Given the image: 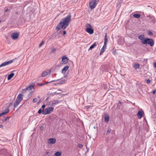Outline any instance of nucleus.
<instances>
[{
  "instance_id": "f257e3e1",
  "label": "nucleus",
  "mask_w": 156,
  "mask_h": 156,
  "mask_svg": "<svg viewBox=\"0 0 156 156\" xmlns=\"http://www.w3.org/2000/svg\"><path fill=\"white\" fill-rule=\"evenodd\" d=\"M71 15L69 13L66 17L62 19L57 26L56 29L58 31L61 29H65L69 25L71 20Z\"/></svg>"
},
{
  "instance_id": "f03ea898",
  "label": "nucleus",
  "mask_w": 156,
  "mask_h": 156,
  "mask_svg": "<svg viewBox=\"0 0 156 156\" xmlns=\"http://www.w3.org/2000/svg\"><path fill=\"white\" fill-rule=\"evenodd\" d=\"M154 40L149 38H146L145 39L142 41V44H148L151 47L153 46L154 44Z\"/></svg>"
},
{
  "instance_id": "7ed1b4c3",
  "label": "nucleus",
  "mask_w": 156,
  "mask_h": 156,
  "mask_svg": "<svg viewBox=\"0 0 156 156\" xmlns=\"http://www.w3.org/2000/svg\"><path fill=\"white\" fill-rule=\"evenodd\" d=\"M54 108L53 107H50L46 108L45 109H42V113L43 115L49 114L52 112Z\"/></svg>"
},
{
  "instance_id": "20e7f679",
  "label": "nucleus",
  "mask_w": 156,
  "mask_h": 156,
  "mask_svg": "<svg viewBox=\"0 0 156 156\" xmlns=\"http://www.w3.org/2000/svg\"><path fill=\"white\" fill-rule=\"evenodd\" d=\"M97 4V0H91L89 4L90 8L91 9H94Z\"/></svg>"
},
{
  "instance_id": "39448f33",
  "label": "nucleus",
  "mask_w": 156,
  "mask_h": 156,
  "mask_svg": "<svg viewBox=\"0 0 156 156\" xmlns=\"http://www.w3.org/2000/svg\"><path fill=\"white\" fill-rule=\"evenodd\" d=\"M68 62V59L66 55H63L62 58V64H65Z\"/></svg>"
},
{
  "instance_id": "423d86ee",
  "label": "nucleus",
  "mask_w": 156,
  "mask_h": 156,
  "mask_svg": "<svg viewBox=\"0 0 156 156\" xmlns=\"http://www.w3.org/2000/svg\"><path fill=\"white\" fill-rule=\"evenodd\" d=\"M10 12V11L8 8V7H6L4 8V13L5 14L4 16H5V18L3 20L4 21L5 20V18L7 17L8 14Z\"/></svg>"
},
{
  "instance_id": "0eeeda50",
  "label": "nucleus",
  "mask_w": 156,
  "mask_h": 156,
  "mask_svg": "<svg viewBox=\"0 0 156 156\" xmlns=\"http://www.w3.org/2000/svg\"><path fill=\"white\" fill-rule=\"evenodd\" d=\"M15 59H14L12 60H10L8 61H6L3 63L1 64V67L5 66L12 63L13 62V61L15 60Z\"/></svg>"
},
{
  "instance_id": "6e6552de",
  "label": "nucleus",
  "mask_w": 156,
  "mask_h": 156,
  "mask_svg": "<svg viewBox=\"0 0 156 156\" xmlns=\"http://www.w3.org/2000/svg\"><path fill=\"white\" fill-rule=\"evenodd\" d=\"M19 34L17 33H14L11 34V37L13 40H15L18 37Z\"/></svg>"
},
{
  "instance_id": "1a4fd4ad",
  "label": "nucleus",
  "mask_w": 156,
  "mask_h": 156,
  "mask_svg": "<svg viewBox=\"0 0 156 156\" xmlns=\"http://www.w3.org/2000/svg\"><path fill=\"white\" fill-rule=\"evenodd\" d=\"M10 111L9 109V107L6 108L5 110L3 112L1 113V116H3V115H5L8 113Z\"/></svg>"
},
{
  "instance_id": "9d476101",
  "label": "nucleus",
  "mask_w": 156,
  "mask_h": 156,
  "mask_svg": "<svg viewBox=\"0 0 156 156\" xmlns=\"http://www.w3.org/2000/svg\"><path fill=\"white\" fill-rule=\"evenodd\" d=\"M56 142V139L54 138H51L48 139V143L50 144H55Z\"/></svg>"
},
{
  "instance_id": "9b49d317",
  "label": "nucleus",
  "mask_w": 156,
  "mask_h": 156,
  "mask_svg": "<svg viewBox=\"0 0 156 156\" xmlns=\"http://www.w3.org/2000/svg\"><path fill=\"white\" fill-rule=\"evenodd\" d=\"M3 154L5 156H8L9 155V153L6 149H2L1 150V154Z\"/></svg>"
},
{
  "instance_id": "f8f14e48",
  "label": "nucleus",
  "mask_w": 156,
  "mask_h": 156,
  "mask_svg": "<svg viewBox=\"0 0 156 156\" xmlns=\"http://www.w3.org/2000/svg\"><path fill=\"white\" fill-rule=\"evenodd\" d=\"M86 31L87 32L90 34H93L94 33V30L91 28H86Z\"/></svg>"
},
{
  "instance_id": "ddd939ff",
  "label": "nucleus",
  "mask_w": 156,
  "mask_h": 156,
  "mask_svg": "<svg viewBox=\"0 0 156 156\" xmlns=\"http://www.w3.org/2000/svg\"><path fill=\"white\" fill-rule=\"evenodd\" d=\"M51 72V70H47L44 72L42 74V76L44 77L46 76L48 74H49Z\"/></svg>"
},
{
  "instance_id": "4468645a",
  "label": "nucleus",
  "mask_w": 156,
  "mask_h": 156,
  "mask_svg": "<svg viewBox=\"0 0 156 156\" xmlns=\"http://www.w3.org/2000/svg\"><path fill=\"white\" fill-rule=\"evenodd\" d=\"M144 112L142 111H139L137 114V116L139 119H141L143 116Z\"/></svg>"
},
{
  "instance_id": "2eb2a0df",
  "label": "nucleus",
  "mask_w": 156,
  "mask_h": 156,
  "mask_svg": "<svg viewBox=\"0 0 156 156\" xmlns=\"http://www.w3.org/2000/svg\"><path fill=\"white\" fill-rule=\"evenodd\" d=\"M35 86V84H33L32 85H29L27 87L25 88L26 90H31L34 88Z\"/></svg>"
},
{
  "instance_id": "dca6fc26",
  "label": "nucleus",
  "mask_w": 156,
  "mask_h": 156,
  "mask_svg": "<svg viewBox=\"0 0 156 156\" xmlns=\"http://www.w3.org/2000/svg\"><path fill=\"white\" fill-rule=\"evenodd\" d=\"M23 94H20L18 95L16 99L21 101L23 100Z\"/></svg>"
},
{
  "instance_id": "f3484780",
  "label": "nucleus",
  "mask_w": 156,
  "mask_h": 156,
  "mask_svg": "<svg viewBox=\"0 0 156 156\" xmlns=\"http://www.w3.org/2000/svg\"><path fill=\"white\" fill-rule=\"evenodd\" d=\"M138 38L141 41V42L142 44V41H144L145 39L144 35H139L138 37Z\"/></svg>"
},
{
  "instance_id": "a211bd4d",
  "label": "nucleus",
  "mask_w": 156,
  "mask_h": 156,
  "mask_svg": "<svg viewBox=\"0 0 156 156\" xmlns=\"http://www.w3.org/2000/svg\"><path fill=\"white\" fill-rule=\"evenodd\" d=\"M67 79H63L61 80L59 82L57 83L58 84H62L64 83L67 80Z\"/></svg>"
},
{
  "instance_id": "6ab92c4d",
  "label": "nucleus",
  "mask_w": 156,
  "mask_h": 156,
  "mask_svg": "<svg viewBox=\"0 0 156 156\" xmlns=\"http://www.w3.org/2000/svg\"><path fill=\"white\" fill-rule=\"evenodd\" d=\"M109 116L108 114L105 115V121L106 122H108L109 120Z\"/></svg>"
},
{
  "instance_id": "aec40b11",
  "label": "nucleus",
  "mask_w": 156,
  "mask_h": 156,
  "mask_svg": "<svg viewBox=\"0 0 156 156\" xmlns=\"http://www.w3.org/2000/svg\"><path fill=\"white\" fill-rule=\"evenodd\" d=\"M20 102V101L16 99L14 102V108H16Z\"/></svg>"
},
{
  "instance_id": "412c9836",
  "label": "nucleus",
  "mask_w": 156,
  "mask_h": 156,
  "mask_svg": "<svg viewBox=\"0 0 156 156\" xmlns=\"http://www.w3.org/2000/svg\"><path fill=\"white\" fill-rule=\"evenodd\" d=\"M69 68V66H65L62 69V73H65Z\"/></svg>"
},
{
  "instance_id": "4be33fe9",
  "label": "nucleus",
  "mask_w": 156,
  "mask_h": 156,
  "mask_svg": "<svg viewBox=\"0 0 156 156\" xmlns=\"http://www.w3.org/2000/svg\"><path fill=\"white\" fill-rule=\"evenodd\" d=\"M10 117H5L3 119H2L1 120L2 123H4L5 122L6 123V121L8 120H9V119Z\"/></svg>"
},
{
  "instance_id": "5701e85b",
  "label": "nucleus",
  "mask_w": 156,
  "mask_h": 156,
  "mask_svg": "<svg viewBox=\"0 0 156 156\" xmlns=\"http://www.w3.org/2000/svg\"><path fill=\"white\" fill-rule=\"evenodd\" d=\"M14 73H11L10 74H9L7 79L8 80H10L14 76Z\"/></svg>"
},
{
  "instance_id": "b1692460",
  "label": "nucleus",
  "mask_w": 156,
  "mask_h": 156,
  "mask_svg": "<svg viewBox=\"0 0 156 156\" xmlns=\"http://www.w3.org/2000/svg\"><path fill=\"white\" fill-rule=\"evenodd\" d=\"M122 104V102L120 101H119V103L117 104V106L116 107V109H120Z\"/></svg>"
},
{
  "instance_id": "393cba45",
  "label": "nucleus",
  "mask_w": 156,
  "mask_h": 156,
  "mask_svg": "<svg viewBox=\"0 0 156 156\" xmlns=\"http://www.w3.org/2000/svg\"><path fill=\"white\" fill-rule=\"evenodd\" d=\"M97 45V43L96 42H94L93 44L90 47L89 50H92L93 48H94L95 46H96Z\"/></svg>"
},
{
  "instance_id": "a878e982",
  "label": "nucleus",
  "mask_w": 156,
  "mask_h": 156,
  "mask_svg": "<svg viewBox=\"0 0 156 156\" xmlns=\"http://www.w3.org/2000/svg\"><path fill=\"white\" fill-rule=\"evenodd\" d=\"M139 66L140 65L139 64L136 63L134 65L133 67L135 69H137L139 68Z\"/></svg>"
},
{
  "instance_id": "bb28decb",
  "label": "nucleus",
  "mask_w": 156,
  "mask_h": 156,
  "mask_svg": "<svg viewBox=\"0 0 156 156\" xmlns=\"http://www.w3.org/2000/svg\"><path fill=\"white\" fill-rule=\"evenodd\" d=\"M107 41H108L107 35L106 34L105 35V36L104 44H107Z\"/></svg>"
},
{
  "instance_id": "cd10ccee",
  "label": "nucleus",
  "mask_w": 156,
  "mask_h": 156,
  "mask_svg": "<svg viewBox=\"0 0 156 156\" xmlns=\"http://www.w3.org/2000/svg\"><path fill=\"white\" fill-rule=\"evenodd\" d=\"M133 16L135 18H139L140 17V15L139 14H133Z\"/></svg>"
},
{
  "instance_id": "c85d7f7f",
  "label": "nucleus",
  "mask_w": 156,
  "mask_h": 156,
  "mask_svg": "<svg viewBox=\"0 0 156 156\" xmlns=\"http://www.w3.org/2000/svg\"><path fill=\"white\" fill-rule=\"evenodd\" d=\"M54 102L53 103H52V106H53L54 105H55L57 104H58L59 103V102H60L61 101H59L58 100H54Z\"/></svg>"
},
{
  "instance_id": "c756f323",
  "label": "nucleus",
  "mask_w": 156,
  "mask_h": 156,
  "mask_svg": "<svg viewBox=\"0 0 156 156\" xmlns=\"http://www.w3.org/2000/svg\"><path fill=\"white\" fill-rule=\"evenodd\" d=\"M54 154L56 156H61V153L60 152L57 151Z\"/></svg>"
},
{
  "instance_id": "7c9ffc66",
  "label": "nucleus",
  "mask_w": 156,
  "mask_h": 156,
  "mask_svg": "<svg viewBox=\"0 0 156 156\" xmlns=\"http://www.w3.org/2000/svg\"><path fill=\"white\" fill-rule=\"evenodd\" d=\"M59 80V79H58V80H51V81H49V82H46L45 83H44V84H45H45H48V83H50L52 82H55V81H58V80Z\"/></svg>"
},
{
  "instance_id": "2f4dec72",
  "label": "nucleus",
  "mask_w": 156,
  "mask_h": 156,
  "mask_svg": "<svg viewBox=\"0 0 156 156\" xmlns=\"http://www.w3.org/2000/svg\"><path fill=\"white\" fill-rule=\"evenodd\" d=\"M86 27L87 28H91V27L92 26L90 23H87L86 25Z\"/></svg>"
},
{
  "instance_id": "473e14b6",
  "label": "nucleus",
  "mask_w": 156,
  "mask_h": 156,
  "mask_svg": "<svg viewBox=\"0 0 156 156\" xmlns=\"http://www.w3.org/2000/svg\"><path fill=\"white\" fill-rule=\"evenodd\" d=\"M56 94H61V93H57L56 92H53V93H51L50 94L51 96H53L54 95H55Z\"/></svg>"
},
{
  "instance_id": "72a5a7b5",
  "label": "nucleus",
  "mask_w": 156,
  "mask_h": 156,
  "mask_svg": "<svg viewBox=\"0 0 156 156\" xmlns=\"http://www.w3.org/2000/svg\"><path fill=\"white\" fill-rule=\"evenodd\" d=\"M107 44H104L102 48H101V50H102L103 49V51H105V48H106V45Z\"/></svg>"
},
{
  "instance_id": "f704fd0d",
  "label": "nucleus",
  "mask_w": 156,
  "mask_h": 156,
  "mask_svg": "<svg viewBox=\"0 0 156 156\" xmlns=\"http://www.w3.org/2000/svg\"><path fill=\"white\" fill-rule=\"evenodd\" d=\"M44 41H42L41 43L39 45V47H41L42 45L44 44Z\"/></svg>"
},
{
  "instance_id": "c9c22d12",
  "label": "nucleus",
  "mask_w": 156,
  "mask_h": 156,
  "mask_svg": "<svg viewBox=\"0 0 156 156\" xmlns=\"http://www.w3.org/2000/svg\"><path fill=\"white\" fill-rule=\"evenodd\" d=\"M77 146L80 148H82L83 147V145L81 144H78Z\"/></svg>"
},
{
  "instance_id": "e433bc0d",
  "label": "nucleus",
  "mask_w": 156,
  "mask_h": 156,
  "mask_svg": "<svg viewBox=\"0 0 156 156\" xmlns=\"http://www.w3.org/2000/svg\"><path fill=\"white\" fill-rule=\"evenodd\" d=\"M111 129H108V130L107 132L106 135L109 134L111 133Z\"/></svg>"
},
{
  "instance_id": "4c0bfd02",
  "label": "nucleus",
  "mask_w": 156,
  "mask_h": 156,
  "mask_svg": "<svg viewBox=\"0 0 156 156\" xmlns=\"http://www.w3.org/2000/svg\"><path fill=\"white\" fill-rule=\"evenodd\" d=\"M42 110L41 109H40L38 112V113L39 114H41L42 113Z\"/></svg>"
},
{
  "instance_id": "58836bf2",
  "label": "nucleus",
  "mask_w": 156,
  "mask_h": 156,
  "mask_svg": "<svg viewBox=\"0 0 156 156\" xmlns=\"http://www.w3.org/2000/svg\"><path fill=\"white\" fill-rule=\"evenodd\" d=\"M37 101V98H34L33 99V103H35Z\"/></svg>"
},
{
  "instance_id": "ea45409f",
  "label": "nucleus",
  "mask_w": 156,
  "mask_h": 156,
  "mask_svg": "<svg viewBox=\"0 0 156 156\" xmlns=\"http://www.w3.org/2000/svg\"><path fill=\"white\" fill-rule=\"evenodd\" d=\"M104 51H103V49L102 50H101V52L100 53V55H102Z\"/></svg>"
},
{
  "instance_id": "a19ab883",
  "label": "nucleus",
  "mask_w": 156,
  "mask_h": 156,
  "mask_svg": "<svg viewBox=\"0 0 156 156\" xmlns=\"http://www.w3.org/2000/svg\"><path fill=\"white\" fill-rule=\"evenodd\" d=\"M148 34L149 35H151H151H152V34H152V32H151V31H149L148 32Z\"/></svg>"
},
{
  "instance_id": "79ce46f5",
  "label": "nucleus",
  "mask_w": 156,
  "mask_h": 156,
  "mask_svg": "<svg viewBox=\"0 0 156 156\" xmlns=\"http://www.w3.org/2000/svg\"><path fill=\"white\" fill-rule=\"evenodd\" d=\"M146 82L147 83H150L151 81L149 79H147L146 80Z\"/></svg>"
},
{
  "instance_id": "37998d69",
  "label": "nucleus",
  "mask_w": 156,
  "mask_h": 156,
  "mask_svg": "<svg viewBox=\"0 0 156 156\" xmlns=\"http://www.w3.org/2000/svg\"><path fill=\"white\" fill-rule=\"evenodd\" d=\"M55 51V48H52L51 49V52L52 53L54 52V51Z\"/></svg>"
},
{
  "instance_id": "c03bdc74",
  "label": "nucleus",
  "mask_w": 156,
  "mask_h": 156,
  "mask_svg": "<svg viewBox=\"0 0 156 156\" xmlns=\"http://www.w3.org/2000/svg\"><path fill=\"white\" fill-rule=\"evenodd\" d=\"M44 129V128L43 126H41L40 127V129H41V130H42Z\"/></svg>"
},
{
  "instance_id": "a18cd8bd",
  "label": "nucleus",
  "mask_w": 156,
  "mask_h": 156,
  "mask_svg": "<svg viewBox=\"0 0 156 156\" xmlns=\"http://www.w3.org/2000/svg\"><path fill=\"white\" fill-rule=\"evenodd\" d=\"M66 33V31L65 30L63 31V35H64Z\"/></svg>"
},
{
  "instance_id": "49530a36",
  "label": "nucleus",
  "mask_w": 156,
  "mask_h": 156,
  "mask_svg": "<svg viewBox=\"0 0 156 156\" xmlns=\"http://www.w3.org/2000/svg\"><path fill=\"white\" fill-rule=\"evenodd\" d=\"M45 105H43L42 106V108H43V109L45 108Z\"/></svg>"
},
{
  "instance_id": "de8ad7c7",
  "label": "nucleus",
  "mask_w": 156,
  "mask_h": 156,
  "mask_svg": "<svg viewBox=\"0 0 156 156\" xmlns=\"http://www.w3.org/2000/svg\"><path fill=\"white\" fill-rule=\"evenodd\" d=\"M44 85H45V84L42 83L38 84V85L40 86H42Z\"/></svg>"
},
{
  "instance_id": "09e8293b",
  "label": "nucleus",
  "mask_w": 156,
  "mask_h": 156,
  "mask_svg": "<svg viewBox=\"0 0 156 156\" xmlns=\"http://www.w3.org/2000/svg\"><path fill=\"white\" fill-rule=\"evenodd\" d=\"M13 105L12 103H10L9 105V107H10L11 105Z\"/></svg>"
},
{
  "instance_id": "8fccbe9b",
  "label": "nucleus",
  "mask_w": 156,
  "mask_h": 156,
  "mask_svg": "<svg viewBox=\"0 0 156 156\" xmlns=\"http://www.w3.org/2000/svg\"><path fill=\"white\" fill-rule=\"evenodd\" d=\"M154 66L156 68V62H155L154 64Z\"/></svg>"
},
{
  "instance_id": "3c124183",
  "label": "nucleus",
  "mask_w": 156,
  "mask_h": 156,
  "mask_svg": "<svg viewBox=\"0 0 156 156\" xmlns=\"http://www.w3.org/2000/svg\"><path fill=\"white\" fill-rule=\"evenodd\" d=\"M156 91V90H153V91L152 93H153V94H155V93Z\"/></svg>"
},
{
  "instance_id": "603ef678",
  "label": "nucleus",
  "mask_w": 156,
  "mask_h": 156,
  "mask_svg": "<svg viewBox=\"0 0 156 156\" xmlns=\"http://www.w3.org/2000/svg\"><path fill=\"white\" fill-rule=\"evenodd\" d=\"M90 106H89V105H88V106H86V108H87V109H88V108H90Z\"/></svg>"
},
{
  "instance_id": "864d4df0",
  "label": "nucleus",
  "mask_w": 156,
  "mask_h": 156,
  "mask_svg": "<svg viewBox=\"0 0 156 156\" xmlns=\"http://www.w3.org/2000/svg\"><path fill=\"white\" fill-rule=\"evenodd\" d=\"M27 90H26L25 88L24 89H23V90L25 91V92H26Z\"/></svg>"
},
{
  "instance_id": "5fc2aeb1",
  "label": "nucleus",
  "mask_w": 156,
  "mask_h": 156,
  "mask_svg": "<svg viewBox=\"0 0 156 156\" xmlns=\"http://www.w3.org/2000/svg\"><path fill=\"white\" fill-rule=\"evenodd\" d=\"M48 99H49V98H47L46 99H45V101H48Z\"/></svg>"
},
{
  "instance_id": "6e6d98bb",
  "label": "nucleus",
  "mask_w": 156,
  "mask_h": 156,
  "mask_svg": "<svg viewBox=\"0 0 156 156\" xmlns=\"http://www.w3.org/2000/svg\"><path fill=\"white\" fill-rule=\"evenodd\" d=\"M1 128H3V126L2 125H1Z\"/></svg>"
},
{
  "instance_id": "4d7b16f0",
  "label": "nucleus",
  "mask_w": 156,
  "mask_h": 156,
  "mask_svg": "<svg viewBox=\"0 0 156 156\" xmlns=\"http://www.w3.org/2000/svg\"><path fill=\"white\" fill-rule=\"evenodd\" d=\"M46 153H47V154H48L49 153V152H46Z\"/></svg>"
},
{
  "instance_id": "13d9d810",
  "label": "nucleus",
  "mask_w": 156,
  "mask_h": 156,
  "mask_svg": "<svg viewBox=\"0 0 156 156\" xmlns=\"http://www.w3.org/2000/svg\"><path fill=\"white\" fill-rule=\"evenodd\" d=\"M58 90H59V91H61V90L60 89H58Z\"/></svg>"
},
{
  "instance_id": "bf43d9fd",
  "label": "nucleus",
  "mask_w": 156,
  "mask_h": 156,
  "mask_svg": "<svg viewBox=\"0 0 156 156\" xmlns=\"http://www.w3.org/2000/svg\"><path fill=\"white\" fill-rule=\"evenodd\" d=\"M54 84H55V85H56V84L55 83Z\"/></svg>"
}]
</instances>
